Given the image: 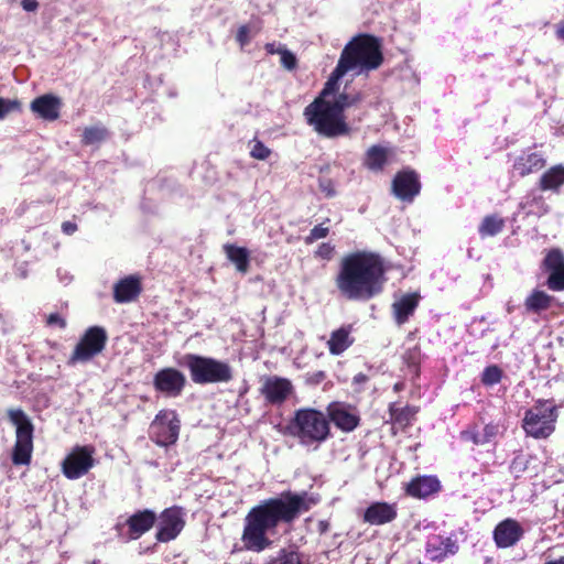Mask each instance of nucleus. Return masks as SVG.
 <instances>
[{
	"label": "nucleus",
	"instance_id": "f257e3e1",
	"mask_svg": "<svg viewBox=\"0 0 564 564\" xmlns=\"http://www.w3.org/2000/svg\"><path fill=\"white\" fill-rule=\"evenodd\" d=\"M306 492L284 491L276 498L263 500L245 518L241 541L249 551L260 553L272 544L267 533L280 523H292L302 511L308 510Z\"/></svg>",
	"mask_w": 564,
	"mask_h": 564
},
{
	"label": "nucleus",
	"instance_id": "f03ea898",
	"mask_svg": "<svg viewBox=\"0 0 564 564\" xmlns=\"http://www.w3.org/2000/svg\"><path fill=\"white\" fill-rule=\"evenodd\" d=\"M384 283L381 258L367 251L346 254L335 279L338 292L348 301H369L382 292Z\"/></svg>",
	"mask_w": 564,
	"mask_h": 564
},
{
	"label": "nucleus",
	"instance_id": "7ed1b4c3",
	"mask_svg": "<svg viewBox=\"0 0 564 564\" xmlns=\"http://www.w3.org/2000/svg\"><path fill=\"white\" fill-rule=\"evenodd\" d=\"M383 61L380 45L376 37L359 35L354 37L344 47L337 66L325 83L317 98L326 99L338 90L339 79L347 73L360 75L378 68Z\"/></svg>",
	"mask_w": 564,
	"mask_h": 564
},
{
	"label": "nucleus",
	"instance_id": "20e7f679",
	"mask_svg": "<svg viewBox=\"0 0 564 564\" xmlns=\"http://www.w3.org/2000/svg\"><path fill=\"white\" fill-rule=\"evenodd\" d=\"M303 115L308 126L319 135L337 138L350 132L345 115L327 99L315 98L305 107Z\"/></svg>",
	"mask_w": 564,
	"mask_h": 564
},
{
	"label": "nucleus",
	"instance_id": "39448f33",
	"mask_svg": "<svg viewBox=\"0 0 564 564\" xmlns=\"http://www.w3.org/2000/svg\"><path fill=\"white\" fill-rule=\"evenodd\" d=\"M290 432L304 446H314L325 442L329 434V422L325 414L312 408L299 409L290 423Z\"/></svg>",
	"mask_w": 564,
	"mask_h": 564
},
{
	"label": "nucleus",
	"instance_id": "423d86ee",
	"mask_svg": "<svg viewBox=\"0 0 564 564\" xmlns=\"http://www.w3.org/2000/svg\"><path fill=\"white\" fill-rule=\"evenodd\" d=\"M182 365L196 384L224 383L232 379V368L226 361L196 354H186Z\"/></svg>",
	"mask_w": 564,
	"mask_h": 564
},
{
	"label": "nucleus",
	"instance_id": "0eeeda50",
	"mask_svg": "<svg viewBox=\"0 0 564 564\" xmlns=\"http://www.w3.org/2000/svg\"><path fill=\"white\" fill-rule=\"evenodd\" d=\"M557 408L549 400H539L525 411L522 427L527 435L534 438H546L555 430Z\"/></svg>",
	"mask_w": 564,
	"mask_h": 564
},
{
	"label": "nucleus",
	"instance_id": "6e6552de",
	"mask_svg": "<svg viewBox=\"0 0 564 564\" xmlns=\"http://www.w3.org/2000/svg\"><path fill=\"white\" fill-rule=\"evenodd\" d=\"M11 423L15 426V444L12 453L14 465H28L33 451V425L20 409L9 410Z\"/></svg>",
	"mask_w": 564,
	"mask_h": 564
},
{
	"label": "nucleus",
	"instance_id": "1a4fd4ad",
	"mask_svg": "<svg viewBox=\"0 0 564 564\" xmlns=\"http://www.w3.org/2000/svg\"><path fill=\"white\" fill-rule=\"evenodd\" d=\"M180 420L175 411H160L150 425V437L160 446L174 444L178 438Z\"/></svg>",
	"mask_w": 564,
	"mask_h": 564
},
{
	"label": "nucleus",
	"instance_id": "9d476101",
	"mask_svg": "<svg viewBox=\"0 0 564 564\" xmlns=\"http://www.w3.org/2000/svg\"><path fill=\"white\" fill-rule=\"evenodd\" d=\"M106 341L107 333L105 328L100 326L89 327L76 345L69 362L76 364L89 361L104 350Z\"/></svg>",
	"mask_w": 564,
	"mask_h": 564
},
{
	"label": "nucleus",
	"instance_id": "9b49d317",
	"mask_svg": "<svg viewBox=\"0 0 564 564\" xmlns=\"http://www.w3.org/2000/svg\"><path fill=\"white\" fill-rule=\"evenodd\" d=\"M93 446H76L65 457L62 470L66 478L78 479L86 475L95 465Z\"/></svg>",
	"mask_w": 564,
	"mask_h": 564
},
{
	"label": "nucleus",
	"instance_id": "f8f14e48",
	"mask_svg": "<svg viewBox=\"0 0 564 564\" xmlns=\"http://www.w3.org/2000/svg\"><path fill=\"white\" fill-rule=\"evenodd\" d=\"M186 386V377L178 369L166 367L159 370L153 377L155 391L167 398H176L182 394Z\"/></svg>",
	"mask_w": 564,
	"mask_h": 564
},
{
	"label": "nucleus",
	"instance_id": "ddd939ff",
	"mask_svg": "<svg viewBox=\"0 0 564 564\" xmlns=\"http://www.w3.org/2000/svg\"><path fill=\"white\" fill-rule=\"evenodd\" d=\"M185 525L184 514L181 508L165 509L160 518L156 539L160 542L174 540Z\"/></svg>",
	"mask_w": 564,
	"mask_h": 564
},
{
	"label": "nucleus",
	"instance_id": "4468645a",
	"mask_svg": "<svg viewBox=\"0 0 564 564\" xmlns=\"http://www.w3.org/2000/svg\"><path fill=\"white\" fill-rule=\"evenodd\" d=\"M420 191L421 183L414 171H401L392 181V193L403 202H412Z\"/></svg>",
	"mask_w": 564,
	"mask_h": 564
},
{
	"label": "nucleus",
	"instance_id": "2eb2a0df",
	"mask_svg": "<svg viewBox=\"0 0 564 564\" xmlns=\"http://www.w3.org/2000/svg\"><path fill=\"white\" fill-rule=\"evenodd\" d=\"M545 270L549 272L546 286L551 291H564V254L560 249H552L547 252L543 261Z\"/></svg>",
	"mask_w": 564,
	"mask_h": 564
},
{
	"label": "nucleus",
	"instance_id": "dca6fc26",
	"mask_svg": "<svg viewBox=\"0 0 564 564\" xmlns=\"http://www.w3.org/2000/svg\"><path fill=\"white\" fill-rule=\"evenodd\" d=\"M293 386L290 380L276 376L263 380L260 392L271 404H281L292 393Z\"/></svg>",
	"mask_w": 564,
	"mask_h": 564
},
{
	"label": "nucleus",
	"instance_id": "f3484780",
	"mask_svg": "<svg viewBox=\"0 0 564 564\" xmlns=\"http://www.w3.org/2000/svg\"><path fill=\"white\" fill-rule=\"evenodd\" d=\"M329 420L343 432L354 431L360 421L358 413L345 403L333 402L327 406Z\"/></svg>",
	"mask_w": 564,
	"mask_h": 564
},
{
	"label": "nucleus",
	"instance_id": "a211bd4d",
	"mask_svg": "<svg viewBox=\"0 0 564 564\" xmlns=\"http://www.w3.org/2000/svg\"><path fill=\"white\" fill-rule=\"evenodd\" d=\"M521 524L511 518L499 522L494 530V540L498 547L506 549L516 545L523 536Z\"/></svg>",
	"mask_w": 564,
	"mask_h": 564
},
{
	"label": "nucleus",
	"instance_id": "6ab92c4d",
	"mask_svg": "<svg viewBox=\"0 0 564 564\" xmlns=\"http://www.w3.org/2000/svg\"><path fill=\"white\" fill-rule=\"evenodd\" d=\"M397 507L388 502H373L364 513V521L370 525H383L397 518Z\"/></svg>",
	"mask_w": 564,
	"mask_h": 564
},
{
	"label": "nucleus",
	"instance_id": "aec40b11",
	"mask_svg": "<svg viewBox=\"0 0 564 564\" xmlns=\"http://www.w3.org/2000/svg\"><path fill=\"white\" fill-rule=\"evenodd\" d=\"M156 516L151 510L138 511L127 520L129 539L137 540L148 532L154 524Z\"/></svg>",
	"mask_w": 564,
	"mask_h": 564
},
{
	"label": "nucleus",
	"instance_id": "412c9836",
	"mask_svg": "<svg viewBox=\"0 0 564 564\" xmlns=\"http://www.w3.org/2000/svg\"><path fill=\"white\" fill-rule=\"evenodd\" d=\"M141 292L140 280L135 276H126L113 286V300L117 303H129L138 297Z\"/></svg>",
	"mask_w": 564,
	"mask_h": 564
},
{
	"label": "nucleus",
	"instance_id": "4be33fe9",
	"mask_svg": "<svg viewBox=\"0 0 564 564\" xmlns=\"http://www.w3.org/2000/svg\"><path fill=\"white\" fill-rule=\"evenodd\" d=\"M441 489L440 480L434 476H420L406 486V494L414 498H426Z\"/></svg>",
	"mask_w": 564,
	"mask_h": 564
},
{
	"label": "nucleus",
	"instance_id": "5701e85b",
	"mask_svg": "<svg viewBox=\"0 0 564 564\" xmlns=\"http://www.w3.org/2000/svg\"><path fill=\"white\" fill-rule=\"evenodd\" d=\"M457 544L451 538L435 535L426 543V553L432 561H443L448 554H455Z\"/></svg>",
	"mask_w": 564,
	"mask_h": 564
},
{
	"label": "nucleus",
	"instance_id": "b1692460",
	"mask_svg": "<svg viewBox=\"0 0 564 564\" xmlns=\"http://www.w3.org/2000/svg\"><path fill=\"white\" fill-rule=\"evenodd\" d=\"M545 166V160L541 153L523 152L513 163V171L519 176L535 173Z\"/></svg>",
	"mask_w": 564,
	"mask_h": 564
},
{
	"label": "nucleus",
	"instance_id": "393cba45",
	"mask_svg": "<svg viewBox=\"0 0 564 564\" xmlns=\"http://www.w3.org/2000/svg\"><path fill=\"white\" fill-rule=\"evenodd\" d=\"M59 99L52 95H43L35 98L31 104L34 113L45 120H55L59 115Z\"/></svg>",
	"mask_w": 564,
	"mask_h": 564
},
{
	"label": "nucleus",
	"instance_id": "a878e982",
	"mask_svg": "<svg viewBox=\"0 0 564 564\" xmlns=\"http://www.w3.org/2000/svg\"><path fill=\"white\" fill-rule=\"evenodd\" d=\"M354 340L351 326H341L330 333L327 347L330 355L339 356L354 344Z\"/></svg>",
	"mask_w": 564,
	"mask_h": 564
},
{
	"label": "nucleus",
	"instance_id": "bb28decb",
	"mask_svg": "<svg viewBox=\"0 0 564 564\" xmlns=\"http://www.w3.org/2000/svg\"><path fill=\"white\" fill-rule=\"evenodd\" d=\"M420 296L416 293L405 294L392 304L397 324H404L419 305Z\"/></svg>",
	"mask_w": 564,
	"mask_h": 564
},
{
	"label": "nucleus",
	"instance_id": "cd10ccee",
	"mask_svg": "<svg viewBox=\"0 0 564 564\" xmlns=\"http://www.w3.org/2000/svg\"><path fill=\"white\" fill-rule=\"evenodd\" d=\"M223 248L227 259L236 267V270L246 274L250 267V253L248 249L232 243H226Z\"/></svg>",
	"mask_w": 564,
	"mask_h": 564
},
{
	"label": "nucleus",
	"instance_id": "c85d7f7f",
	"mask_svg": "<svg viewBox=\"0 0 564 564\" xmlns=\"http://www.w3.org/2000/svg\"><path fill=\"white\" fill-rule=\"evenodd\" d=\"M390 151L381 145H371L365 155L364 165L372 171L380 172L388 163Z\"/></svg>",
	"mask_w": 564,
	"mask_h": 564
},
{
	"label": "nucleus",
	"instance_id": "c756f323",
	"mask_svg": "<svg viewBox=\"0 0 564 564\" xmlns=\"http://www.w3.org/2000/svg\"><path fill=\"white\" fill-rule=\"evenodd\" d=\"M564 185V165L558 164L549 169L540 178L542 191H557Z\"/></svg>",
	"mask_w": 564,
	"mask_h": 564
},
{
	"label": "nucleus",
	"instance_id": "7c9ffc66",
	"mask_svg": "<svg viewBox=\"0 0 564 564\" xmlns=\"http://www.w3.org/2000/svg\"><path fill=\"white\" fill-rule=\"evenodd\" d=\"M553 297L543 291H533L525 300L524 305L527 311L540 313L551 306Z\"/></svg>",
	"mask_w": 564,
	"mask_h": 564
},
{
	"label": "nucleus",
	"instance_id": "2f4dec72",
	"mask_svg": "<svg viewBox=\"0 0 564 564\" xmlns=\"http://www.w3.org/2000/svg\"><path fill=\"white\" fill-rule=\"evenodd\" d=\"M505 227V220L498 215L486 216L479 225L478 232L481 238L494 237Z\"/></svg>",
	"mask_w": 564,
	"mask_h": 564
},
{
	"label": "nucleus",
	"instance_id": "473e14b6",
	"mask_svg": "<svg viewBox=\"0 0 564 564\" xmlns=\"http://www.w3.org/2000/svg\"><path fill=\"white\" fill-rule=\"evenodd\" d=\"M390 411L393 421L403 426L408 425L417 412L415 406L409 405L404 408H391Z\"/></svg>",
	"mask_w": 564,
	"mask_h": 564
},
{
	"label": "nucleus",
	"instance_id": "72a5a7b5",
	"mask_svg": "<svg viewBox=\"0 0 564 564\" xmlns=\"http://www.w3.org/2000/svg\"><path fill=\"white\" fill-rule=\"evenodd\" d=\"M249 154L252 159L264 161L269 159L272 151L262 141L253 139L249 142Z\"/></svg>",
	"mask_w": 564,
	"mask_h": 564
},
{
	"label": "nucleus",
	"instance_id": "f704fd0d",
	"mask_svg": "<svg viewBox=\"0 0 564 564\" xmlns=\"http://www.w3.org/2000/svg\"><path fill=\"white\" fill-rule=\"evenodd\" d=\"M268 564H302V560L297 552L282 549Z\"/></svg>",
	"mask_w": 564,
	"mask_h": 564
},
{
	"label": "nucleus",
	"instance_id": "c9c22d12",
	"mask_svg": "<svg viewBox=\"0 0 564 564\" xmlns=\"http://www.w3.org/2000/svg\"><path fill=\"white\" fill-rule=\"evenodd\" d=\"M502 370L497 365L488 366L481 373V382L486 387H492L502 379Z\"/></svg>",
	"mask_w": 564,
	"mask_h": 564
},
{
	"label": "nucleus",
	"instance_id": "e433bc0d",
	"mask_svg": "<svg viewBox=\"0 0 564 564\" xmlns=\"http://www.w3.org/2000/svg\"><path fill=\"white\" fill-rule=\"evenodd\" d=\"M107 135V130L102 127H89L83 132V143L87 145L96 144L102 141Z\"/></svg>",
	"mask_w": 564,
	"mask_h": 564
},
{
	"label": "nucleus",
	"instance_id": "4c0bfd02",
	"mask_svg": "<svg viewBox=\"0 0 564 564\" xmlns=\"http://www.w3.org/2000/svg\"><path fill=\"white\" fill-rule=\"evenodd\" d=\"M359 94L350 95L347 93L339 94L335 100L330 101L333 106L338 107L340 112L344 113L345 109L360 101Z\"/></svg>",
	"mask_w": 564,
	"mask_h": 564
},
{
	"label": "nucleus",
	"instance_id": "58836bf2",
	"mask_svg": "<svg viewBox=\"0 0 564 564\" xmlns=\"http://www.w3.org/2000/svg\"><path fill=\"white\" fill-rule=\"evenodd\" d=\"M328 232L329 228L325 227L324 224H319L310 231V235L305 238V242L307 245L313 243L318 239L325 238L328 235Z\"/></svg>",
	"mask_w": 564,
	"mask_h": 564
},
{
	"label": "nucleus",
	"instance_id": "ea45409f",
	"mask_svg": "<svg viewBox=\"0 0 564 564\" xmlns=\"http://www.w3.org/2000/svg\"><path fill=\"white\" fill-rule=\"evenodd\" d=\"M279 54L281 55V64L286 69H293L296 65V57L293 53L288 51L286 48L279 47Z\"/></svg>",
	"mask_w": 564,
	"mask_h": 564
},
{
	"label": "nucleus",
	"instance_id": "a19ab883",
	"mask_svg": "<svg viewBox=\"0 0 564 564\" xmlns=\"http://www.w3.org/2000/svg\"><path fill=\"white\" fill-rule=\"evenodd\" d=\"M499 434V425L496 423L486 424L481 431L485 443H490Z\"/></svg>",
	"mask_w": 564,
	"mask_h": 564
},
{
	"label": "nucleus",
	"instance_id": "79ce46f5",
	"mask_svg": "<svg viewBox=\"0 0 564 564\" xmlns=\"http://www.w3.org/2000/svg\"><path fill=\"white\" fill-rule=\"evenodd\" d=\"M19 108L17 100H8L0 98V119H3L9 112Z\"/></svg>",
	"mask_w": 564,
	"mask_h": 564
},
{
	"label": "nucleus",
	"instance_id": "37998d69",
	"mask_svg": "<svg viewBox=\"0 0 564 564\" xmlns=\"http://www.w3.org/2000/svg\"><path fill=\"white\" fill-rule=\"evenodd\" d=\"M249 33H250V30H249L248 25H241L238 29L236 39L241 47H245L246 45L249 44V42H250Z\"/></svg>",
	"mask_w": 564,
	"mask_h": 564
},
{
	"label": "nucleus",
	"instance_id": "c03bdc74",
	"mask_svg": "<svg viewBox=\"0 0 564 564\" xmlns=\"http://www.w3.org/2000/svg\"><path fill=\"white\" fill-rule=\"evenodd\" d=\"M46 323L48 326L64 329L66 327V321L58 314L52 313L47 316Z\"/></svg>",
	"mask_w": 564,
	"mask_h": 564
},
{
	"label": "nucleus",
	"instance_id": "a18cd8bd",
	"mask_svg": "<svg viewBox=\"0 0 564 564\" xmlns=\"http://www.w3.org/2000/svg\"><path fill=\"white\" fill-rule=\"evenodd\" d=\"M333 252H334V247H333L330 243H326V242H324V243H322V245L317 248V250H316L315 254H316V257H319V258H322V259H326V260H328V259H330V258H332Z\"/></svg>",
	"mask_w": 564,
	"mask_h": 564
},
{
	"label": "nucleus",
	"instance_id": "49530a36",
	"mask_svg": "<svg viewBox=\"0 0 564 564\" xmlns=\"http://www.w3.org/2000/svg\"><path fill=\"white\" fill-rule=\"evenodd\" d=\"M465 435L467 436L468 440H470L476 445L486 444L481 436V432L471 431V432H466Z\"/></svg>",
	"mask_w": 564,
	"mask_h": 564
},
{
	"label": "nucleus",
	"instance_id": "de8ad7c7",
	"mask_svg": "<svg viewBox=\"0 0 564 564\" xmlns=\"http://www.w3.org/2000/svg\"><path fill=\"white\" fill-rule=\"evenodd\" d=\"M21 6L26 12H33L37 9L39 3L36 0H22Z\"/></svg>",
	"mask_w": 564,
	"mask_h": 564
},
{
	"label": "nucleus",
	"instance_id": "09e8293b",
	"mask_svg": "<svg viewBox=\"0 0 564 564\" xmlns=\"http://www.w3.org/2000/svg\"><path fill=\"white\" fill-rule=\"evenodd\" d=\"M77 230V225L73 221H64L62 224V231L65 234V235H73L75 231Z\"/></svg>",
	"mask_w": 564,
	"mask_h": 564
},
{
	"label": "nucleus",
	"instance_id": "8fccbe9b",
	"mask_svg": "<svg viewBox=\"0 0 564 564\" xmlns=\"http://www.w3.org/2000/svg\"><path fill=\"white\" fill-rule=\"evenodd\" d=\"M368 381V376H366L365 373L362 372H359L357 373L354 379H352V382L355 384H364L365 382Z\"/></svg>",
	"mask_w": 564,
	"mask_h": 564
},
{
	"label": "nucleus",
	"instance_id": "3c124183",
	"mask_svg": "<svg viewBox=\"0 0 564 564\" xmlns=\"http://www.w3.org/2000/svg\"><path fill=\"white\" fill-rule=\"evenodd\" d=\"M265 50H267V52H268V53H270V54H275V53H278V54H279V48H275V44H274V43H268V44L265 45Z\"/></svg>",
	"mask_w": 564,
	"mask_h": 564
},
{
	"label": "nucleus",
	"instance_id": "603ef678",
	"mask_svg": "<svg viewBox=\"0 0 564 564\" xmlns=\"http://www.w3.org/2000/svg\"><path fill=\"white\" fill-rule=\"evenodd\" d=\"M57 274H58V278L61 280V282L63 283H68L70 281V276H68V274L65 272V274L63 275L61 270L57 271Z\"/></svg>",
	"mask_w": 564,
	"mask_h": 564
},
{
	"label": "nucleus",
	"instance_id": "864d4df0",
	"mask_svg": "<svg viewBox=\"0 0 564 564\" xmlns=\"http://www.w3.org/2000/svg\"><path fill=\"white\" fill-rule=\"evenodd\" d=\"M556 34L560 39L564 40V24L557 26Z\"/></svg>",
	"mask_w": 564,
	"mask_h": 564
},
{
	"label": "nucleus",
	"instance_id": "5fc2aeb1",
	"mask_svg": "<svg viewBox=\"0 0 564 564\" xmlns=\"http://www.w3.org/2000/svg\"><path fill=\"white\" fill-rule=\"evenodd\" d=\"M545 564H564V556H561L556 560L547 561Z\"/></svg>",
	"mask_w": 564,
	"mask_h": 564
},
{
	"label": "nucleus",
	"instance_id": "6e6d98bb",
	"mask_svg": "<svg viewBox=\"0 0 564 564\" xmlns=\"http://www.w3.org/2000/svg\"><path fill=\"white\" fill-rule=\"evenodd\" d=\"M419 564H421V563H419Z\"/></svg>",
	"mask_w": 564,
	"mask_h": 564
}]
</instances>
